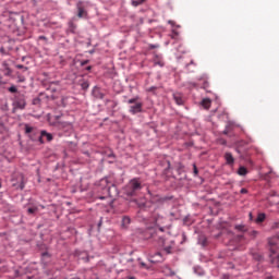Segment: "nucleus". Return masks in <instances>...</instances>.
<instances>
[{
    "mask_svg": "<svg viewBox=\"0 0 279 279\" xmlns=\"http://www.w3.org/2000/svg\"><path fill=\"white\" fill-rule=\"evenodd\" d=\"M99 186L105 195H108L109 197H114V192L117 191V187L108 178L101 179L99 181Z\"/></svg>",
    "mask_w": 279,
    "mask_h": 279,
    "instance_id": "f257e3e1",
    "label": "nucleus"
},
{
    "mask_svg": "<svg viewBox=\"0 0 279 279\" xmlns=\"http://www.w3.org/2000/svg\"><path fill=\"white\" fill-rule=\"evenodd\" d=\"M141 182L134 179L131 180V182L124 187V193L128 195V197H133V195H136V191H141Z\"/></svg>",
    "mask_w": 279,
    "mask_h": 279,
    "instance_id": "f03ea898",
    "label": "nucleus"
},
{
    "mask_svg": "<svg viewBox=\"0 0 279 279\" xmlns=\"http://www.w3.org/2000/svg\"><path fill=\"white\" fill-rule=\"evenodd\" d=\"M137 101L138 97L131 98L128 100V104L130 105L135 104L133 106H130L129 112H131V114H138V112H143V102Z\"/></svg>",
    "mask_w": 279,
    "mask_h": 279,
    "instance_id": "7ed1b4c3",
    "label": "nucleus"
},
{
    "mask_svg": "<svg viewBox=\"0 0 279 279\" xmlns=\"http://www.w3.org/2000/svg\"><path fill=\"white\" fill-rule=\"evenodd\" d=\"M155 226H157V228H159V232H165V228H167V218L158 215L155 218Z\"/></svg>",
    "mask_w": 279,
    "mask_h": 279,
    "instance_id": "20e7f679",
    "label": "nucleus"
},
{
    "mask_svg": "<svg viewBox=\"0 0 279 279\" xmlns=\"http://www.w3.org/2000/svg\"><path fill=\"white\" fill-rule=\"evenodd\" d=\"M12 187L23 191V189H25V177H23V174H19L16 177V182L13 180Z\"/></svg>",
    "mask_w": 279,
    "mask_h": 279,
    "instance_id": "39448f33",
    "label": "nucleus"
},
{
    "mask_svg": "<svg viewBox=\"0 0 279 279\" xmlns=\"http://www.w3.org/2000/svg\"><path fill=\"white\" fill-rule=\"evenodd\" d=\"M76 9H77L78 19H86V16H88V12L86 11V8L84 7V2H77Z\"/></svg>",
    "mask_w": 279,
    "mask_h": 279,
    "instance_id": "423d86ee",
    "label": "nucleus"
},
{
    "mask_svg": "<svg viewBox=\"0 0 279 279\" xmlns=\"http://www.w3.org/2000/svg\"><path fill=\"white\" fill-rule=\"evenodd\" d=\"M14 106H15V108H19L20 110H25V106H27V104L25 102V96H23V95L16 96Z\"/></svg>",
    "mask_w": 279,
    "mask_h": 279,
    "instance_id": "0eeeda50",
    "label": "nucleus"
},
{
    "mask_svg": "<svg viewBox=\"0 0 279 279\" xmlns=\"http://www.w3.org/2000/svg\"><path fill=\"white\" fill-rule=\"evenodd\" d=\"M278 243H279V236H274L268 239V245H270V251L272 254H276V251L274 250V247H276Z\"/></svg>",
    "mask_w": 279,
    "mask_h": 279,
    "instance_id": "6e6552de",
    "label": "nucleus"
},
{
    "mask_svg": "<svg viewBox=\"0 0 279 279\" xmlns=\"http://www.w3.org/2000/svg\"><path fill=\"white\" fill-rule=\"evenodd\" d=\"M58 90H60V83L58 82H52L47 87L48 93H58Z\"/></svg>",
    "mask_w": 279,
    "mask_h": 279,
    "instance_id": "1a4fd4ad",
    "label": "nucleus"
},
{
    "mask_svg": "<svg viewBox=\"0 0 279 279\" xmlns=\"http://www.w3.org/2000/svg\"><path fill=\"white\" fill-rule=\"evenodd\" d=\"M163 260L165 258H162V254L160 252L150 255V263H162Z\"/></svg>",
    "mask_w": 279,
    "mask_h": 279,
    "instance_id": "9d476101",
    "label": "nucleus"
},
{
    "mask_svg": "<svg viewBox=\"0 0 279 279\" xmlns=\"http://www.w3.org/2000/svg\"><path fill=\"white\" fill-rule=\"evenodd\" d=\"M44 138H46L48 142H51V141H53V135H51V133H47V131H41L40 136H39L40 143H43Z\"/></svg>",
    "mask_w": 279,
    "mask_h": 279,
    "instance_id": "9b49d317",
    "label": "nucleus"
},
{
    "mask_svg": "<svg viewBox=\"0 0 279 279\" xmlns=\"http://www.w3.org/2000/svg\"><path fill=\"white\" fill-rule=\"evenodd\" d=\"M173 99L178 106H182L184 104V98L182 97V94H180V93H174Z\"/></svg>",
    "mask_w": 279,
    "mask_h": 279,
    "instance_id": "f8f14e48",
    "label": "nucleus"
},
{
    "mask_svg": "<svg viewBox=\"0 0 279 279\" xmlns=\"http://www.w3.org/2000/svg\"><path fill=\"white\" fill-rule=\"evenodd\" d=\"M225 160L227 165H234V157L231 155V153L225 154Z\"/></svg>",
    "mask_w": 279,
    "mask_h": 279,
    "instance_id": "ddd939ff",
    "label": "nucleus"
},
{
    "mask_svg": "<svg viewBox=\"0 0 279 279\" xmlns=\"http://www.w3.org/2000/svg\"><path fill=\"white\" fill-rule=\"evenodd\" d=\"M75 29H77V25L73 23V21H70L68 32H70L71 34H75Z\"/></svg>",
    "mask_w": 279,
    "mask_h": 279,
    "instance_id": "4468645a",
    "label": "nucleus"
},
{
    "mask_svg": "<svg viewBox=\"0 0 279 279\" xmlns=\"http://www.w3.org/2000/svg\"><path fill=\"white\" fill-rule=\"evenodd\" d=\"M154 62L155 65L165 66V61H162V59L159 56H155Z\"/></svg>",
    "mask_w": 279,
    "mask_h": 279,
    "instance_id": "2eb2a0df",
    "label": "nucleus"
},
{
    "mask_svg": "<svg viewBox=\"0 0 279 279\" xmlns=\"http://www.w3.org/2000/svg\"><path fill=\"white\" fill-rule=\"evenodd\" d=\"M234 230L238 232H247V227L245 225H235Z\"/></svg>",
    "mask_w": 279,
    "mask_h": 279,
    "instance_id": "dca6fc26",
    "label": "nucleus"
},
{
    "mask_svg": "<svg viewBox=\"0 0 279 279\" xmlns=\"http://www.w3.org/2000/svg\"><path fill=\"white\" fill-rule=\"evenodd\" d=\"M210 104H211V101H210L209 98H204V99L202 100V106H203V108H205L206 110H208V108H210Z\"/></svg>",
    "mask_w": 279,
    "mask_h": 279,
    "instance_id": "f3484780",
    "label": "nucleus"
},
{
    "mask_svg": "<svg viewBox=\"0 0 279 279\" xmlns=\"http://www.w3.org/2000/svg\"><path fill=\"white\" fill-rule=\"evenodd\" d=\"M266 217L267 216L265 214L260 213V214L257 215V218H256L255 222L256 223H263V221H265Z\"/></svg>",
    "mask_w": 279,
    "mask_h": 279,
    "instance_id": "a211bd4d",
    "label": "nucleus"
},
{
    "mask_svg": "<svg viewBox=\"0 0 279 279\" xmlns=\"http://www.w3.org/2000/svg\"><path fill=\"white\" fill-rule=\"evenodd\" d=\"M238 175H247V168L245 167H240L238 170Z\"/></svg>",
    "mask_w": 279,
    "mask_h": 279,
    "instance_id": "6ab92c4d",
    "label": "nucleus"
},
{
    "mask_svg": "<svg viewBox=\"0 0 279 279\" xmlns=\"http://www.w3.org/2000/svg\"><path fill=\"white\" fill-rule=\"evenodd\" d=\"M143 3H145V0H132V5H134V8H138V5H143Z\"/></svg>",
    "mask_w": 279,
    "mask_h": 279,
    "instance_id": "aec40b11",
    "label": "nucleus"
},
{
    "mask_svg": "<svg viewBox=\"0 0 279 279\" xmlns=\"http://www.w3.org/2000/svg\"><path fill=\"white\" fill-rule=\"evenodd\" d=\"M2 75H5L7 77H9V75H12V70H10L9 68H5L3 71H1Z\"/></svg>",
    "mask_w": 279,
    "mask_h": 279,
    "instance_id": "412c9836",
    "label": "nucleus"
},
{
    "mask_svg": "<svg viewBox=\"0 0 279 279\" xmlns=\"http://www.w3.org/2000/svg\"><path fill=\"white\" fill-rule=\"evenodd\" d=\"M130 217L125 216L122 218V226H130Z\"/></svg>",
    "mask_w": 279,
    "mask_h": 279,
    "instance_id": "4be33fe9",
    "label": "nucleus"
},
{
    "mask_svg": "<svg viewBox=\"0 0 279 279\" xmlns=\"http://www.w3.org/2000/svg\"><path fill=\"white\" fill-rule=\"evenodd\" d=\"M33 132H34V128L26 124L25 125V133L26 134H32Z\"/></svg>",
    "mask_w": 279,
    "mask_h": 279,
    "instance_id": "5701e85b",
    "label": "nucleus"
},
{
    "mask_svg": "<svg viewBox=\"0 0 279 279\" xmlns=\"http://www.w3.org/2000/svg\"><path fill=\"white\" fill-rule=\"evenodd\" d=\"M36 210H38V208L31 207V208L27 209V213H28V215H34V213H36Z\"/></svg>",
    "mask_w": 279,
    "mask_h": 279,
    "instance_id": "b1692460",
    "label": "nucleus"
},
{
    "mask_svg": "<svg viewBox=\"0 0 279 279\" xmlns=\"http://www.w3.org/2000/svg\"><path fill=\"white\" fill-rule=\"evenodd\" d=\"M209 86H210V84L208 83V81H204V82H203V88H204V90H208Z\"/></svg>",
    "mask_w": 279,
    "mask_h": 279,
    "instance_id": "393cba45",
    "label": "nucleus"
},
{
    "mask_svg": "<svg viewBox=\"0 0 279 279\" xmlns=\"http://www.w3.org/2000/svg\"><path fill=\"white\" fill-rule=\"evenodd\" d=\"M19 89L16 88V86L12 85L11 87H9V93H17Z\"/></svg>",
    "mask_w": 279,
    "mask_h": 279,
    "instance_id": "a878e982",
    "label": "nucleus"
},
{
    "mask_svg": "<svg viewBox=\"0 0 279 279\" xmlns=\"http://www.w3.org/2000/svg\"><path fill=\"white\" fill-rule=\"evenodd\" d=\"M250 235L253 236V238H256V236H258V231L253 230V231L250 232Z\"/></svg>",
    "mask_w": 279,
    "mask_h": 279,
    "instance_id": "bb28decb",
    "label": "nucleus"
},
{
    "mask_svg": "<svg viewBox=\"0 0 279 279\" xmlns=\"http://www.w3.org/2000/svg\"><path fill=\"white\" fill-rule=\"evenodd\" d=\"M4 84H8V81H4L0 74V86H3Z\"/></svg>",
    "mask_w": 279,
    "mask_h": 279,
    "instance_id": "cd10ccee",
    "label": "nucleus"
},
{
    "mask_svg": "<svg viewBox=\"0 0 279 279\" xmlns=\"http://www.w3.org/2000/svg\"><path fill=\"white\" fill-rule=\"evenodd\" d=\"M193 171L194 175H197L199 173V171L197 170V166L195 163L193 165Z\"/></svg>",
    "mask_w": 279,
    "mask_h": 279,
    "instance_id": "c85d7f7f",
    "label": "nucleus"
},
{
    "mask_svg": "<svg viewBox=\"0 0 279 279\" xmlns=\"http://www.w3.org/2000/svg\"><path fill=\"white\" fill-rule=\"evenodd\" d=\"M157 90V87L156 86H151L147 89L148 93H154Z\"/></svg>",
    "mask_w": 279,
    "mask_h": 279,
    "instance_id": "c756f323",
    "label": "nucleus"
},
{
    "mask_svg": "<svg viewBox=\"0 0 279 279\" xmlns=\"http://www.w3.org/2000/svg\"><path fill=\"white\" fill-rule=\"evenodd\" d=\"M159 243L161 244V245H165V238H162V235H159Z\"/></svg>",
    "mask_w": 279,
    "mask_h": 279,
    "instance_id": "7c9ffc66",
    "label": "nucleus"
},
{
    "mask_svg": "<svg viewBox=\"0 0 279 279\" xmlns=\"http://www.w3.org/2000/svg\"><path fill=\"white\" fill-rule=\"evenodd\" d=\"M278 228H279V222H274L272 230H278Z\"/></svg>",
    "mask_w": 279,
    "mask_h": 279,
    "instance_id": "2f4dec72",
    "label": "nucleus"
},
{
    "mask_svg": "<svg viewBox=\"0 0 279 279\" xmlns=\"http://www.w3.org/2000/svg\"><path fill=\"white\" fill-rule=\"evenodd\" d=\"M240 193H241L242 195L247 194V189H245V187L241 189Z\"/></svg>",
    "mask_w": 279,
    "mask_h": 279,
    "instance_id": "473e14b6",
    "label": "nucleus"
},
{
    "mask_svg": "<svg viewBox=\"0 0 279 279\" xmlns=\"http://www.w3.org/2000/svg\"><path fill=\"white\" fill-rule=\"evenodd\" d=\"M149 48L150 49H158V46L157 45H150Z\"/></svg>",
    "mask_w": 279,
    "mask_h": 279,
    "instance_id": "72a5a7b5",
    "label": "nucleus"
},
{
    "mask_svg": "<svg viewBox=\"0 0 279 279\" xmlns=\"http://www.w3.org/2000/svg\"><path fill=\"white\" fill-rule=\"evenodd\" d=\"M41 256H43V258H45V257L49 256V253L45 252L41 254Z\"/></svg>",
    "mask_w": 279,
    "mask_h": 279,
    "instance_id": "f704fd0d",
    "label": "nucleus"
},
{
    "mask_svg": "<svg viewBox=\"0 0 279 279\" xmlns=\"http://www.w3.org/2000/svg\"><path fill=\"white\" fill-rule=\"evenodd\" d=\"M16 69H25V66L22 65V64H17V65H16Z\"/></svg>",
    "mask_w": 279,
    "mask_h": 279,
    "instance_id": "c9c22d12",
    "label": "nucleus"
},
{
    "mask_svg": "<svg viewBox=\"0 0 279 279\" xmlns=\"http://www.w3.org/2000/svg\"><path fill=\"white\" fill-rule=\"evenodd\" d=\"M82 86L83 88H88V83H83Z\"/></svg>",
    "mask_w": 279,
    "mask_h": 279,
    "instance_id": "e433bc0d",
    "label": "nucleus"
},
{
    "mask_svg": "<svg viewBox=\"0 0 279 279\" xmlns=\"http://www.w3.org/2000/svg\"><path fill=\"white\" fill-rule=\"evenodd\" d=\"M276 195H277L276 192H274V191L270 192V197H276Z\"/></svg>",
    "mask_w": 279,
    "mask_h": 279,
    "instance_id": "4c0bfd02",
    "label": "nucleus"
},
{
    "mask_svg": "<svg viewBox=\"0 0 279 279\" xmlns=\"http://www.w3.org/2000/svg\"><path fill=\"white\" fill-rule=\"evenodd\" d=\"M39 40H47V37H45V36H39Z\"/></svg>",
    "mask_w": 279,
    "mask_h": 279,
    "instance_id": "58836bf2",
    "label": "nucleus"
},
{
    "mask_svg": "<svg viewBox=\"0 0 279 279\" xmlns=\"http://www.w3.org/2000/svg\"><path fill=\"white\" fill-rule=\"evenodd\" d=\"M166 252H167V254H171V248H170V247H167V248H166Z\"/></svg>",
    "mask_w": 279,
    "mask_h": 279,
    "instance_id": "ea45409f",
    "label": "nucleus"
},
{
    "mask_svg": "<svg viewBox=\"0 0 279 279\" xmlns=\"http://www.w3.org/2000/svg\"><path fill=\"white\" fill-rule=\"evenodd\" d=\"M38 101H40V100L39 99H34L33 104L36 105V104H38Z\"/></svg>",
    "mask_w": 279,
    "mask_h": 279,
    "instance_id": "a19ab883",
    "label": "nucleus"
},
{
    "mask_svg": "<svg viewBox=\"0 0 279 279\" xmlns=\"http://www.w3.org/2000/svg\"><path fill=\"white\" fill-rule=\"evenodd\" d=\"M170 276H175V272L171 271V272H170Z\"/></svg>",
    "mask_w": 279,
    "mask_h": 279,
    "instance_id": "79ce46f5",
    "label": "nucleus"
},
{
    "mask_svg": "<svg viewBox=\"0 0 279 279\" xmlns=\"http://www.w3.org/2000/svg\"><path fill=\"white\" fill-rule=\"evenodd\" d=\"M20 82H25V78H21Z\"/></svg>",
    "mask_w": 279,
    "mask_h": 279,
    "instance_id": "37998d69",
    "label": "nucleus"
},
{
    "mask_svg": "<svg viewBox=\"0 0 279 279\" xmlns=\"http://www.w3.org/2000/svg\"><path fill=\"white\" fill-rule=\"evenodd\" d=\"M100 199H106V197H100Z\"/></svg>",
    "mask_w": 279,
    "mask_h": 279,
    "instance_id": "c03bdc74",
    "label": "nucleus"
},
{
    "mask_svg": "<svg viewBox=\"0 0 279 279\" xmlns=\"http://www.w3.org/2000/svg\"><path fill=\"white\" fill-rule=\"evenodd\" d=\"M250 218L252 219V214H250Z\"/></svg>",
    "mask_w": 279,
    "mask_h": 279,
    "instance_id": "a18cd8bd",
    "label": "nucleus"
},
{
    "mask_svg": "<svg viewBox=\"0 0 279 279\" xmlns=\"http://www.w3.org/2000/svg\"><path fill=\"white\" fill-rule=\"evenodd\" d=\"M0 189H1V182H0Z\"/></svg>",
    "mask_w": 279,
    "mask_h": 279,
    "instance_id": "49530a36",
    "label": "nucleus"
}]
</instances>
